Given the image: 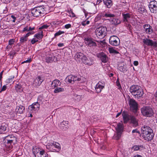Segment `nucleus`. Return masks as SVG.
<instances>
[{
  "mask_svg": "<svg viewBox=\"0 0 157 157\" xmlns=\"http://www.w3.org/2000/svg\"><path fill=\"white\" fill-rule=\"evenodd\" d=\"M124 123H127L129 120L131 121V123L133 124L134 127H136L139 125L138 120L135 117L132 115H129L124 112L122 114Z\"/></svg>",
  "mask_w": 157,
  "mask_h": 157,
  "instance_id": "2",
  "label": "nucleus"
},
{
  "mask_svg": "<svg viewBox=\"0 0 157 157\" xmlns=\"http://www.w3.org/2000/svg\"><path fill=\"white\" fill-rule=\"evenodd\" d=\"M64 27L66 29H68L71 27V25L70 24H68L65 25Z\"/></svg>",
  "mask_w": 157,
  "mask_h": 157,
  "instance_id": "56",
  "label": "nucleus"
},
{
  "mask_svg": "<svg viewBox=\"0 0 157 157\" xmlns=\"http://www.w3.org/2000/svg\"><path fill=\"white\" fill-rule=\"evenodd\" d=\"M141 113L142 115L145 117H151L154 114V111L150 106H144L141 109Z\"/></svg>",
  "mask_w": 157,
  "mask_h": 157,
  "instance_id": "4",
  "label": "nucleus"
},
{
  "mask_svg": "<svg viewBox=\"0 0 157 157\" xmlns=\"http://www.w3.org/2000/svg\"><path fill=\"white\" fill-rule=\"evenodd\" d=\"M74 96L75 99L78 101H79L81 100L82 98V95H78V94H75Z\"/></svg>",
  "mask_w": 157,
  "mask_h": 157,
  "instance_id": "37",
  "label": "nucleus"
},
{
  "mask_svg": "<svg viewBox=\"0 0 157 157\" xmlns=\"http://www.w3.org/2000/svg\"><path fill=\"white\" fill-rule=\"evenodd\" d=\"M29 28H28V26H26V27H25V28H24V29H23V32H25V31H29Z\"/></svg>",
  "mask_w": 157,
  "mask_h": 157,
  "instance_id": "59",
  "label": "nucleus"
},
{
  "mask_svg": "<svg viewBox=\"0 0 157 157\" xmlns=\"http://www.w3.org/2000/svg\"><path fill=\"white\" fill-rule=\"evenodd\" d=\"M152 129L149 126L145 125L141 128V133L142 135L146 136L147 132L150 131V132H152Z\"/></svg>",
  "mask_w": 157,
  "mask_h": 157,
  "instance_id": "17",
  "label": "nucleus"
},
{
  "mask_svg": "<svg viewBox=\"0 0 157 157\" xmlns=\"http://www.w3.org/2000/svg\"><path fill=\"white\" fill-rule=\"evenodd\" d=\"M64 91V89L62 87H56L54 90V93H58L63 92Z\"/></svg>",
  "mask_w": 157,
  "mask_h": 157,
  "instance_id": "34",
  "label": "nucleus"
},
{
  "mask_svg": "<svg viewBox=\"0 0 157 157\" xmlns=\"http://www.w3.org/2000/svg\"><path fill=\"white\" fill-rule=\"evenodd\" d=\"M113 22V24L117 25L119 24L120 22V21L118 19L113 18L112 20Z\"/></svg>",
  "mask_w": 157,
  "mask_h": 157,
  "instance_id": "40",
  "label": "nucleus"
},
{
  "mask_svg": "<svg viewBox=\"0 0 157 157\" xmlns=\"http://www.w3.org/2000/svg\"><path fill=\"white\" fill-rule=\"evenodd\" d=\"M150 131H149L147 132L146 136L142 135V137L144 140L147 141H149L153 139L154 136L153 130H152V132H150Z\"/></svg>",
  "mask_w": 157,
  "mask_h": 157,
  "instance_id": "11",
  "label": "nucleus"
},
{
  "mask_svg": "<svg viewBox=\"0 0 157 157\" xmlns=\"http://www.w3.org/2000/svg\"><path fill=\"white\" fill-rule=\"evenodd\" d=\"M67 81L70 83H74V76L72 75L68 76L66 78Z\"/></svg>",
  "mask_w": 157,
  "mask_h": 157,
  "instance_id": "28",
  "label": "nucleus"
},
{
  "mask_svg": "<svg viewBox=\"0 0 157 157\" xmlns=\"http://www.w3.org/2000/svg\"><path fill=\"white\" fill-rule=\"evenodd\" d=\"M6 140L7 141L8 144H14L16 142V138L13 136H8L6 137Z\"/></svg>",
  "mask_w": 157,
  "mask_h": 157,
  "instance_id": "15",
  "label": "nucleus"
},
{
  "mask_svg": "<svg viewBox=\"0 0 157 157\" xmlns=\"http://www.w3.org/2000/svg\"><path fill=\"white\" fill-rule=\"evenodd\" d=\"M109 50L110 53H113L114 54H119V52L115 50L113 48H109Z\"/></svg>",
  "mask_w": 157,
  "mask_h": 157,
  "instance_id": "38",
  "label": "nucleus"
},
{
  "mask_svg": "<svg viewBox=\"0 0 157 157\" xmlns=\"http://www.w3.org/2000/svg\"><path fill=\"white\" fill-rule=\"evenodd\" d=\"M44 80V78L42 76H38L34 79L33 82V85L34 86H39Z\"/></svg>",
  "mask_w": 157,
  "mask_h": 157,
  "instance_id": "8",
  "label": "nucleus"
},
{
  "mask_svg": "<svg viewBox=\"0 0 157 157\" xmlns=\"http://www.w3.org/2000/svg\"><path fill=\"white\" fill-rule=\"evenodd\" d=\"M129 104L131 110L134 112H136L137 109V104L135 101L133 99H130L129 100Z\"/></svg>",
  "mask_w": 157,
  "mask_h": 157,
  "instance_id": "10",
  "label": "nucleus"
},
{
  "mask_svg": "<svg viewBox=\"0 0 157 157\" xmlns=\"http://www.w3.org/2000/svg\"><path fill=\"white\" fill-rule=\"evenodd\" d=\"M48 27L49 26L47 25H43L41 27H40L39 29H47Z\"/></svg>",
  "mask_w": 157,
  "mask_h": 157,
  "instance_id": "48",
  "label": "nucleus"
},
{
  "mask_svg": "<svg viewBox=\"0 0 157 157\" xmlns=\"http://www.w3.org/2000/svg\"><path fill=\"white\" fill-rule=\"evenodd\" d=\"M34 37L36 38L37 39L40 40L43 37V35L42 34H35L34 36Z\"/></svg>",
  "mask_w": 157,
  "mask_h": 157,
  "instance_id": "43",
  "label": "nucleus"
},
{
  "mask_svg": "<svg viewBox=\"0 0 157 157\" xmlns=\"http://www.w3.org/2000/svg\"><path fill=\"white\" fill-rule=\"evenodd\" d=\"M97 56L98 58H99L102 62L104 63L107 62L108 61V57L103 52L97 54Z\"/></svg>",
  "mask_w": 157,
  "mask_h": 157,
  "instance_id": "14",
  "label": "nucleus"
},
{
  "mask_svg": "<svg viewBox=\"0 0 157 157\" xmlns=\"http://www.w3.org/2000/svg\"><path fill=\"white\" fill-rule=\"evenodd\" d=\"M38 41V40L36 39L35 38H33L32 40H31V42L32 43V44H34L36 42Z\"/></svg>",
  "mask_w": 157,
  "mask_h": 157,
  "instance_id": "49",
  "label": "nucleus"
},
{
  "mask_svg": "<svg viewBox=\"0 0 157 157\" xmlns=\"http://www.w3.org/2000/svg\"><path fill=\"white\" fill-rule=\"evenodd\" d=\"M116 85L118 87V88L119 89L121 87V86L118 80H117L116 81Z\"/></svg>",
  "mask_w": 157,
  "mask_h": 157,
  "instance_id": "55",
  "label": "nucleus"
},
{
  "mask_svg": "<svg viewBox=\"0 0 157 157\" xmlns=\"http://www.w3.org/2000/svg\"><path fill=\"white\" fill-rule=\"evenodd\" d=\"M107 28L104 26L100 27L96 29L95 33L96 35L99 36H105L107 31Z\"/></svg>",
  "mask_w": 157,
  "mask_h": 157,
  "instance_id": "5",
  "label": "nucleus"
},
{
  "mask_svg": "<svg viewBox=\"0 0 157 157\" xmlns=\"http://www.w3.org/2000/svg\"><path fill=\"white\" fill-rule=\"evenodd\" d=\"M7 12H8V10H7V7H5V9H3V13H7Z\"/></svg>",
  "mask_w": 157,
  "mask_h": 157,
  "instance_id": "58",
  "label": "nucleus"
},
{
  "mask_svg": "<svg viewBox=\"0 0 157 157\" xmlns=\"http://www.w3.org/2000/svg\"><path fill=\"white\" fill-rule=\"evenodd\" d=\"M135 5L137 6V7L136 8L138 9L139 12L141 13H143L146 11V10L144 7L141 5V3L140 2H137L136 3Z\"/></svg>",
  "mask_w": 157,
  "mask_h": 157,
  "instance_id": "16",
  "label": "nucleus"
},
{
  "mask_svg": "<svg viewBox=\"0 0 157 157\" xmlns=\"http://www.w3.org/2000/svg\"><path fill=\"white\" fill-rule=\"evenodd\" d=\"M143 146H134L133 147L134 149L136 151L139 150L140 148H143Z\"/></svg>",
  "mask_w": 157,
  "mask_h": 157,
  "instance_id": "44",
  "label": "nucleus"
},
{
  "mask_svg": "<svg viewBox=\"0 0 157 157\" xmlns=\"http://www.w3.org/2000/svg\"><path fill=\"white\" fill-rule=\"evenodd\" d=\"M109 44L113 46H117L120 43L119 38L115 36H111L109 39Z\"/></svg>",
  "mask_w": 157,
  "mask_h": 157,
  "instance_id": "7",
  "label": "nucleus"
},
{
  "mask_svg": "<svg viewBox=\"0 0 157 157\" xmlns=\"http://www.w3.org/2000/svg\"><path fill=\"white\" fill-rule=\"evenodd\" d=\"M81 60L84 63L90 66L93 64V59L90 58H88L85 55L82 58Z\"/></svg>",
  "mask_w": 157,
  "mask_h": 157,
  "instance_id": "13",
  "label": "nucleus"
},
{
  "mask_svg": "<svg viewBox=\"0 0 157 157\" xmlns=\"http://www.w3.org/2000/svg\"><path fill=\"white\" fill-rule=\"evenodd\" d=\"M46 148L49 149V150L52 151H55L56 150L54 149L53 142L49 144L46 145Z\"/></svg>",
  "mask_w": 157,
  "mask_h": 157,
  "instance_id": "27",
  "label": "nucleus"
},
{
  "mask_svg": "<svg viewBox=\"0 0 157 157\" xmlns=\"http://www.w3.org/2000/svg\"><path fill=\"white\" fill-rule=\"evenodd\" d=\"M54 149L55 148L57 149L59 151L61 150V147L60 144L57 142H53Z\"/></svg>",
  "mask_w": 157,
  "mask_h": 157,
  "instance_id": "36",
  "label": "nucleus"
},
{
  "mask_svg": "<svg viewBox=\"0 0 157 157\" xmlns=\"http://www.w3.org/2000/svg\"><path fill=\"white\" fill-rule=\"evenodd\" d=\"M28 40V38L25 36H22L20 38V41L21 43H23L26 42Z\"/></svg>",
  "mask_w": 157,
  "mask_h": 157,
  "instance_id": "41",
  "label": "nucleus"
},
{
  "mask_svg": "<svg viewBox=\"0 0 157 157\" xmlns=\"http://www.w3.org/2000/svg\"><path fill=\"white\" fill-rule=\"evenodd\" d=\"M6 127L4 124H2L0 126V132H2L5 131Z\"/></svg>",
  "mask_w": 157,
  "mask_h": 157,
  "instance_id": "39",
  "label": "nucleus"
},
{
  "mask_svg": "<svg viewBox=\"0 0 157 157\" xmlns=\"http://www.w3.org/2000/svg\"><path fill=\"white\" fill-rule=\"evenodd\" d=\"M64 33V32L63 31H61L59 30L55 34V36H59L62 34Z\"/></svg>",
  "mask_w": 157,
  "mask_h": 157,
  "instance_id": "45",
  "label": "nucleus"
},
{
  "mask_svg": "<svg viewBox=\"0 0 157 157\" xmlns=\"http://www.w3.org/2000/svg\"><path fill=\"white\" fill-rule=\"evenodd\" d=\"M85 40L86 41V45H88L90 47H95L97 46L96 43L92 38H85Z\"/></svg>",
  "mask_w": 157,
  "mask_h": 157,
  "instance_id": "12",
  "label": "nucleus"
},
{
  "mask_svg": "<svg viewBox=\"0 0 157 157\" xmlns=\"http://www.w3.org/2000/svg\"><path fill=\"white\" fill-rule=\"evenodd\" d=\"M123 124L121 123H118L117 127L116 128L117 132L122 133L123 131Z\"/></svg>",
  "mask_w": 157,
  "mask_h": 157,
  "instance_id": "24",
  "label": "nucleus"
},
{
  "mask_svg": "<svg viewBox=\"0 0 157 157\" xmlns=\"http://www.w3.org/2000/svg\"><path fill=\"white\" fill-rule=\"evenodd\" d=\"M40 104L38 102H36L33 103L29 107V109L31 110H37L39 109Z\"/></svg>",
  "mask_w": 157,
  "mask_h": 157,
  "instance_id": "18",
  "label": "nucleus"
},
{
  "mask_svg": "<svg viewBox=\"0 0 157 157\" xmlns=\"http://www.w3.org/2000/svg\"><path fill=\"white\" fill-rule=\"evenodd\" d=\"M149 8L151 12H157V2L155 0L151 1L149 3Z\"/></svg>",
  "mask_w": 157,
  "mask_h": 157,
  "instance_id": "6",
  "label": "nucleus"
},
{
  "mask_svg": "<svg viewBox=\"0 0 157 157\" xmlns=\"http://www.w3.org/2000/svg\"><path fill=\"white\" fill-rule=\"evenodd\" d=\"M15 89L18 92H21L23 91L22 85L21 83H19L16 84L15 86Z\"/></svg>",
  "mask_w": 157,
  "mask_h": 157,
  "instance_id": "29",
  "label": "nucleus"
},
{
  "mask_svg": "<svg viewBox=\"0 0 157 157\" xmlns=\"http://www.w3.org/2000/svg\"><path fill=\"white\" fill-rule=\"evenodd\" d=\"M14 42V40L13 39H10L9 40V45H12L13 44Z\"/></svg>",
  "mask_w": 157,
  "mask_h": 157,
  "instance_id": "51",
  "label": "nucleus"
},
{
  "mask_svg": "<svg viewBox=\"0 0 157 157\" xmlns=\"http://www.w3.org/2000/svg\"><path fill=\"white\" fill-rule=\"evenodd\" d=\"M144 43L147 46H152L154 48L157 47V43L152 40L148 39H144L143 40Z\"/></svg>",
  "mask_w": 157,
  "mask_h": 157,
  "instance_id": "9",
  "label": "nucleus"
},
{
  "mask_svg": "<svg viewBox=\"0 0 157 157\" xmlns=\"http://www.w3.org/2000/svg\"><path fill=\"white\" fill-rule=\"evenodd\" d=\"M33 34V32H29L28 33H27L25 36L26 38H28V37L29 36V35H30L31 34Z\"/></svg>",
  "mask_w": 157,
  "mask_h": 157,
  "instance_id": "54",
  "label": "nucleus"
},
{
  "mask_svg": "<svg viewBox=\"0 0 157 157\" xmlns=\"http://www.w3.org/2000/svg\"><path fill=\"white\" fill-rule=\"evenodd\" d=\"M61 82L58 79H55L52 82V86L54 88L60 86L61 85Z\"/></svg>",
  "mask_w": 157,
  "mask_h": 157,
  "instance_id": "22",
  "label": "nucleus"
},
{
  "mask_svg": "<svg viewBox=\"0 0 157 157\" xmlns=\"http://www.w3.org/2000/svg\"><path fill=\"white\" fill-rule=\"evenodd\" d=\"M84 55L83 53L81 52L77 53L75 56V57L77 59H79L81 60Z\"/></svg>",
  "mask_w": 157,
  "mask_h": 157,
  "instance_id": "32",
  "label": "nucleus"
},
{
  "mask_svg": "<svg viewBox=\"0 0 157 157\" xmlns=\"http://www.w3.org/2000/svg\"><path fill=\"white\" fill-rule=\"evenodd\" d=\"M144 28L145 32L148 34H151L153 32L152 27L148 24H145L144 25Z\"/></svg>",
  "mask_w": 157,
  "mask_h": 157,
  "instance_id": "20",
  "label": "nucleus"
},
{
  "mask_svg": "<svg viewBox=\"0 0 157 157\" xmlns=\"http://www.w3.org/2000/svg\"><path fill=\"white\" fill-rule=\"evenodd\" d=\"M132 133H139V134H140V132L139 131H138L137 129H135L134 130H133L132 131Z\"/></svg>",
  "mask_w": 157,
  "mask_h": 157,
  "instance_id": "57",
  "label": "nucleus"
},
{
  "mask_svg": "<svg viewBox=\"0 0 157 157\" xmlns=\"http://www.w3.org/2000/svg\"><path fill=\"white\" fill-rule=\"evenodd\" d=\"M25 111V107L23 105H20L16 106L15 111L16 114H21L23 113Z\"/></svg>",
  "mask_w": 157,
  "mask_h": 157,
  "instance_id": "19",
  "label": "nucleus"
},
{
  "mask_svg": "<svg viewBox=\"0 0 157 157\" xmlns=\"http://www.w3.org/2000/svg\"><path fill=\"white\" fill-rule=\"evenodd\" d=\"M6 85L3 86L1 90L0 91V93H1L2 91L5 90H6Z\"/></svg>",
  "mask_w": 157,
  "mask_h": 157,
  "instance_id": "52",
  "label": "nucleus"
},
{
  "mask_svg": "<svg viewBox=\"0 0 157 157\" xmlns=\"http://www.w3.org/2000/svg\"><path fill=\"white\" fill-rule=\"evenodd\" d=\"M123 21L124 22H129L130 18H132V15L129 13L124 14L123 15Z\"/></svg>",
  "mask_w": 157,
  "mask_h": 157,
  "instance_id": "21",
  "label": "nucleus"
},
{
  "mask_svg": "<svg viewBox=\"0 0 157 157\" xmlns=\"http://www.w3.org/2000/svg\"><path fill=\"white\" fill-rule=\"evenodd\" d=\"M35 29L34 27H29V31H32L33 30Z\"/></svg>",
  "mask_w": 157,
  "mask_h": 157,
  "instance_id": "63",
  "label": "nucleus"
},
{
  "mask_svg": "<svg viewBox=\"0 0 157 157\" xmlns=\"http://www.w3.org/2000/svg\"><path fill=\"white\" fill-rule=\"evenodd\" d=\"M44 6H40L32 9L31 12L32 16L34 17H38L40 15L46 14Z\"/></svg>",
  "mask_w": 157,
  "mask_h": 157,
  "instance_id": "3",
  "label": "nucleus"
},
{
  "mask_svg": "<svg viewBox=\"0 0 157 157\" xmlns=\"http://www.w3.org/2000/svg\"><path fill=\"white\" fill-rule=\"evenodd\" d=\"M104 4L108 8H110L112 5V1L111 0H103Z\"/></svg>",
  "mask_w": 157,
  "mask_h": 157,
  "instance_id": "26",
  "label": "nucleus"
},
{
  "mask_svg": "<svg viewBox=\"0 0 157 157\" xmlns=\"http://www.w3.org/2000/svg\"><path fill=\"white\" fill-rule=\"evenodd\" d=\"M37 157H48V155L47 152H45L44 150H42L40 151L38 155H36Z\"/></svg>",
  "mask_w": 157,
  "mask_h": 157,
  "instance_id": "25",
  "label": "nucleus"
},
{
  "mask_svg": "<svg viewBox=\"0 0 157 157\" xmlns=\"http://www.w3.org/2000/svg\"><path fill=\"white\" fill-rule=\"evenodd\" d=\"M40 149L39 148H34L33 150V153L35 157H37L36 155H38V154L40 153V151H41Z\"/></svg>",
  "mask_w": 157,
  "mask_h": 157,
  "instance_id": "31",
  "label": "nucleus"
},
{
  "mask_svg": "<svg viewBox=\"0 0 157 157\" xmlns=\"http://www.w3.org/2000/svg\"><path fill=\"white\" fill-rule=\"evenodd\" d=\"M133 63L135 66H137L138 64V62L137 61H135Z\"/></svg>",
  "mask_w": 157,
  "mask_h": 157,
  "instance_id": "60",
  "label": "nucleus"
},
{
  "mask_svg": "<svg viewBox=\"0 0 157 157\" xmlns=\"http://www.w3.org/2000/svg\"><path fill=\"white\" fill-rule=\"evenodd\" d=\"M90 23V21H84L82 23V25L83 26H85L86 25H88Z\"/></svg>",
  "mask_w": 157,
  "mask_h": 157,
  "instance_id": "50",
  "label": "nucleus"
},
{
  "mask_svg": "<svg viewBox=\"0 0 157 157\" xmlns=\"http://www.w3.org/2000/svg\"><path fill=\"white\" fill-rule=\"evenodd\" d=\"M120 70L123 72H126L127 71V67L125 65H123V66H121L119 67Z\"/></svg>",
  "mask_w": 157,
  "mask_h": 157,
  "instance_id": "35",
  "label": "nucleus"
},
{
  "mask_svg": "<svg viewBox=\"0 0 157 157\" xmlns=\"http://www.w3.org/2000/svg\"><path fill=\"white\" fill-rule=\"evenodd\" d=\"M101 16L103 17H113L115 16L114 14H111L109 13H105V14H102L101 15Z\"/></svg>",
  "mask_w": 157,
  "mask_h": 157,
  "instance_id": "30",
  "label": "nucleus"
},
{
  "mask_svg": "<svg viewBox=\"0 0 157 157\" xmlns=\"http://www.w3.org/2000/svg\"><path fill=\"white\" fill-rule=\"evenodd\" d=\"M3 72V71H2L0 73V80H1L2 78V75Z\"/></svg>",
  "mask_w": 157,
  "mask_h": 157,
  "instance_id": "61",
  "label": "nucleus"
},
{
  "mask_svg": "<svg viewBox=\"0 0 157 157\" xmlns=\"http://www.w3.org/2000/svg\"><path fill=\"white\" fill-rule=\"evenodd\" d=\"M68 122L67 121H63L62 122L63 124L64 125H65V124H68Z\"/></svg>",
  "mask_w": 157,
  "mask_h": 157,
  "instance_id": "62",
  "label": "nucleus"
},
{
  "mask_svg": "<svg viewBox=\"0 0 157 157\" xmlns=\"http://www.w3.org/2000/svg\"><path fill=\"white\" fill-rule=\"evenodd\" d=\"M104 87L103 86H102L99 82L96 85L95 87V90L96 92L97 93H100L102 89Z\"/></svg>",
  "mask_w": 157,
  "mask_h": 157,
  "instance_id": "23",
  "label": "nucleus"
},
{
  "mask_svg": "<svg viewBox=\"0 0 157 157\" xmlns=\"http://www.w3.org/2000/svg\"><path fill=\"white\" fill-rule=\"evenodd\" d=\"M81 79L80 78L78 77L77 76H74V82H79L81 81Z\"/></svg>",
  "mask_w": 157,
  "mask_h": 157,
  "instance_id": "47",
  "label": "nucleus"
},
{
  "mask_svg": "<svg viewBox=\"0 0 157 157\" xmlns=\"http://www.w3.org/2000/svg\"><path fill=\"white\" fill-rule=\"evenodd\" d=\"M130 91L136 98L138 99L142 97L144 94L143 91L141 87L138 85L132 86L130 88Z\"/></svg>",
  "mask_w": 157,
  "mask_h": 157,
  "instance_id": "1",
  "label": "nucleus"
},
{
  "mask_svg": "<svg viewBox=\"0 0 157 157\" xmlns=\"http://www.w3.org/2000/svg\"><path fill=\"white\" fill-rule=\"evenodd\" d=\"M122 133L117 132V133L115 134L113 136L114 139L117 140H119L121 138Z\"/></svg>",
  "mask_w": 157,
  "mask_h": 157,
  "instance_id": "33",
  "label": "nucleus"
},
{
  "mask_svg": "<svg viewBox=\"0 0 157 157\" xmlns=\"http://www.w3.org/2000/svg\"><path fill=\"white\" fill-rule=\"evenodd\" d=\"M58 46L59 47H61L64 46L63 43H59L58 44Z\"/></svg>",
  "mask_w": 157,
  "mask_h": 157,
  "instance_id": "64",
  "label": "nucleus"
},
{
  "mask_svg": "<svg viewBox=\"0 0 157 157\" xmlns=\"http://www.w3.org/2000/svg\"><path fill=\"white\" fill-rule=\"evenodd\" d=\"M10 114L11 115V117H14L15 116L16 113L14 112H11L10 113Z\"/></svg>",
  "mask_w": 157,
  "mask_h": 157,
  "instance_id": "53",
  "label": "nucleus"
},
{
  "mask_svg": "<svg viewBox=\"0 0 157 157\" xmlns=\"http://www.w3.org/2000/svg\"><path fill=\"white\" fill-rule=\"evenodd\" d=\"M46 62L48 63H51L53 61L52 57L48 56L46 58Z\"/></svg>",
  "mask_w": 157,
  "mask_h": 157,
  "instance_id": "42",
  "label": "nucleus"
},
{
  "mask_svg": "<svg viewBox=\"0 0 157 157\" xmlns=\"http://www.w3.org/2000/svg\"><path fill=\"white\" fill-rule=\"evenodd\" d=\"M32 61V59L31 58H28V59L25 61H24L23 62L21 63V64H23L25 63H30Z\"/></svg>",
  "mask_w": 157,
  "mask_h": 157,
  "instance_id": "46",
  "label": "nucleus"
}]
</instances>
